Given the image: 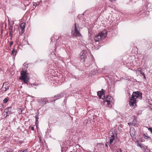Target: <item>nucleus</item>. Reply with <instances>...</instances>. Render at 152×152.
<instances>
[{
	"label": "nucleus",
	"mask_w": 152,
	"mask_h": 152,
	"mask_svg": "<svg viewBox=\"0 0 152 152\" xmlns=\"http://www.w3.org/2000/svg\"><path fill=\"white\" fill-rule=\"evenodd\" d=\"M142 97V94L140 92L138 91L134 92L132 95V97L130 99L129 104L133 107L134 106V104L136 103L138 99H141Z\"/></svg>",
	"instance_id": "nucleus-1"
},
{
	"label": "nucleus",
	"mask_w": 152,
	"mask_h": 152,
	"mask_svg": "<svg viewBox=\"0 0 152 152\" xmlns=\"http://www.w3.org/2000/svg\"><path fill=\"white\" fill-rule=\"evenodd\" d=\"M107 31L106 30L103 31L95 36L94 38L95 41L97 42L105 38L107 36Z\"/></svg>",
	"instance_id": "nucleus-2"
},
{
	"label": "nucleus",
	"mask_w": 152,
	"mask_h": 152,
	"mask_svg": "<svg viewBox=\"0 0 152 152\" xmlns=\"http://www.w3.org/2000/svg\"><path fill=\"white\" fill-rule=\"evenodd\" d=\"M117 137V132L115 131H110L108 134V139L109 140L110 144H111L114 140L116 139Z\"/></svg>",
	"instance_id": "nucleus-3"
},
{
	"label": "nucleus",
	"mask_w": 152,
	"mask_h": 152,
	"mask_svg": "<svg viewBox=\"0 0 152 152\" xmlns=\"http://www.w3.org/2000/svg\"><path fill=\"white\" fill-rule=\"evenodd\" d=\"M12 110L13 108L11 106L5 109L4 111V115L5 118H6L9 115L13 113Z\"/></svg>",
	"instance_id": "nucleus-4"
},
{
	"label": "nucleus",
	"mask_w": 152,
	"mask_h": 152,
	"mask_svg": "<svg viewBox=\"0 0 152 152\" xmlns=\"http://www.w3.org/2000/svg\"><path fill=\"white\" fill-rule=\"evenodd\" d=\"M87 52L86 50H82L80 53V59L81 61H84L87 56Z\"/></svg>",
	"instance_id": "nucleus-5"
},
{
	"label": "nucleus",
	"mask_w": 152,
	"mask_h": 152,
	"mask_svg": "<svg viewBox=\"0 0 152 152\" xmlns=\"http://www.w3.org/2000/svg\"><path fill=\"white\" fill-rule=\"evenodd\" d=\"M38 102L40 105L43 107L46 103L49 102L46 98H42L38 99Z\"/></svg>",
	"instance_id": "nucleus-6"
},
{
	"label": "nucleus",
	"mask_w": 152,
	"mask_h": 152,
	"mask_svg": "<svg viewBox=\"0 0 152 152\" xmlns=\"http://www.w3.org/2000/svg\"><path fill=\"white\" fill-rule=\"evenodd\" d=\"M72 35H73L74 36L76 37H80L81 35L78 30L76 23L75 24L74 31L73 33H72Z\"/></svg>",
	"instance_id": "nucleus-7"
},
{
	"label": "nucleus",
	"mask_w": 152,
	"mask_h": 152,
	"mask_svg": "<svg viewBox=\"0 0 152 152\" xmlns=\"http://www.w3.org/2000/svg\"><path fill=\"white\" fill-rule=\"evenodd\" d=\"M30 77H20L19 79L23 81L25 83H27L30 79Z\"/></svg>",
	"instance_id": "nucleus-8"
},
{
	"label": "nucleus",
	"mask_w": 152,
	"mask_h": 152,
	"mask_svg": "<svg viewBox=\"0 0 152 152\" xmlns=\"http://www.w3.org/2000/svg\"><path fill=\"white\" fill-rule=\"evenodd\" d=\"M135 131L134 128H132L130 129L129 133L133 139L135 138Z\"/></svg>",
	"instance_id": "nucleus-9"
},
{
	"label": "nucleus",
	"mask_w": 152,
	"mask_h": 152,
	"mask_svg": "<svg viewBox=\"0 0 152 152\" xmlns=\"http://www.w3.org/2000/svg\"><path fill=\"white\" fill-rule=\"evenodd\" d=\"M111 97L110 96H107L106 98V100L105 101H104V104H105V103L106 102L107 103V104L108 105L109 107H111V105H110V99L111 98Z\"/></svg>",
	"instance_id": "nucleus-10"
},
{
	"label": "nucleus",
	"mask_w": 152,
	"mask_h": 152,
	"mask_svg": "<svg viewBox=\"0 0 152 152\" xmlns=\"http://www.w3.org/2000/svg\"><path fill=\"white\" fill-rule=\"evenodd\" d=\"M5 83H3V86L1 88V89L3 91H6L9 89V86L8 85H5Z\"/></svg>",
	"instance_id": "nucleus-11"
},
{
	"label": "nucleus",
	"mask_w": 152,
	"mask_h": 152,
	"mask_svg": "<svg viewBox=\"0 0 152 152\" xmlns=\"http://www.w3.org/2000/svg\"><path fill=\"white\" fill-rule=\"evenodd\" d=\"M25 25L26 24L25 23H23L21 24L20 26V28L21 29L22 33H23V32L24 31V28L25 27Z\"/></svg>",
	"instance_id": "nucleus-12"
},
{
	"label": "nucleus",
	"mask_w": 152,
	"mask_h": 152,
	"mask_svg": "<svg viewBox=\"0 0 152 152\" xmlns=\"http://www.w3.org/2000/svg\"><path fill=\"white\" fill-rule=\"evenodd\" d=\"M97 73V70L96 69H94L91 71V72L90 73V75L91 76L92 75H96V74Z\"/></svg>",
	"instance_id": "nucleus-13"
},
{
	"label": "nucleus",
	"mask_w": 152,
	"mask_h": 152,
	"mask_svg": "<svg viewBox=\"0 0 152 152\" xmlns=\"http://www.w3.org/2000/svg\"><path fill=\"white\" fill-rule=\"evenodd\" d=\"M132 124L134 126L138 127L139 126L137 122L136 119H134L132 122Z\"/></svg>",
	"instance_id": "nucleus-14"
},
{
	"label": "nucleus",
	"mask_w": 152,
	"mask_h": 152,
	"mask_svg": "<svg viewBox=\"0 0 152 152\" xmlns=\"http://www.w3.org/2000/svg\"><path fill=\"white\" fill-rule=\"evenodd\" d=\"M21 76H28V73H27L26 71L22 70L20 74Z\"/></svg>",
	"instance_id": "nucleus-15"
},
{
	"label": "nucleus",
	"mask_w": 152,
	"mask_h": 152,
	"mask_svg": "<svg viewBox=\"0 0 152 152\" xmlns=\"http://www.w3.org/2000/svg\"><path fill=\"white\" fill-rule=\"evenodd\" d=\"M97 95L100 98H101L102 96L104 95V93L101 91H99L97 93Z\"/></svg>",
	"instance_id": "nucleus-16"
},
{
	"label": "nucleus",
	"mask_w": 152,
	"mask_h": 152,
	"mask_svg": "<svg viewBox=\"0 0 152 152\" xmlns=\"http://www.w3.org/2000/svg\"><path fill=\"white\" fill-rule=\"evenodd\" d=\"M137 146L141 148L142 150L143 151H145V149L143 145H142V144H141V143H140L138 142L137 143Z\"/></svg>",
	"instance_id": "nucleus-17"
},
{
	"label": "nucleus",
	"mask_w": 152,
	"mask_h": 152,
	"mask_svg": "<svg viewBox=\"0 0 152 152\" xmlns=\"http://www.w3.org/2000/svg\"><path fill=\"white\" fill-rule=\"evenodd\" d=\"M61 94H57L54 96V98H57L56 99L53 100V101H55L56 100L60 98L62 96H61Z\"/></svg>",
	"instance_id": "nucleus-18"
},
{
	"label": "nucleus",
	"mask_w": 152,
	"mask_h": 152,
	"mask_svg": "<svg viewBox=\"0 0 152 152\" xmlns=\"http://www.w3.org/2000/svg\"><path fill=\"white\" fill-rule=\"evenodd\" d=\"M143 136L144 137V138L147 140H148V139H149L150 140L151 139V137H149L147 134H143Z\"/></svg>",
	"instance_id": "nucleus-19"
},
{
	"label": "nucleus",
	"mask_w": 152,
	"mask_h": 152,
	"mask_svg": "<svg viewBox=\"0 0 152 152\" xmlns=\"http://www.w3.org/2000/svg\"><path fill=\"white\" fill-rule=\"evenodd\" d=\"M36 118V125L37 126L38 125V117L37 115H36L35 116Z\"/></svg>",
	"instance_id": "nucleus-20"
},
{
	"label": "nucleus",
	"mask_w": 152,
	"mask_h": 152,
	"mask_svg": "<svg viewBox=\"0 0 152 152\" xmlns=\"http://www.w3.org/2000/svg\"><path fill=\"white\" fill-rule=\"evenodd\" d=\"M140 75H142L143 76H145V75L144 73L143 72V71L141 68H140Z\"/></svg>",
	"instance_id": "nucleus-21"
},
{
	"label": "nucleus",
	"mask_w": 152,
	"mask_h": 152,
	"mask_svg": "<svg viewBox=\"0 0 152 152\" xmlns=\"http://www.w3.org/2000/svg\"><path fill=\"white\" fill-rule=\"evenodd\" d=\"M140 68H138L137 69L136 71V73L139 75H140Z\"/></svg>",
	"instance_id": "nucleus-22"
},
{
	"label": "nucleus",
	"mask_w": 152,
	"mask_h": 152,
	"mask_svg": "<svg viewBox=\"0 0 152 152\" xmlns=\"http://www.w3.org/2000/svg\"><path fill=\"white\" fill-rule=\"evenodd\" d=\"M16 53H17V51L16 50L15 51L14 49H13L12 50V55H14L15 53V55Z\"/></svg>",
	"instance_id": "nucleus-23"
},
{
	"label": "nucleus",
	"mask_w": 152,
	"mask_h": 152,
	"mask_svg": "<svg viewBox=\"0 0 152 152\" xmlns=\"http://www.w3.org/2000/svg\"><path fill=\"white\" fill-rule=\"evenodd\" d=\"M8 101V99L7 98H5L3 100V102L4 103H6Z\"/></svg>",
	"instance_id": "nucleus-24"
},
{
	"label": "nucleus",
	"mask_w": 152,
	"mask_h": 152,
	"mask_svg": "<svg viewBox=\"0 0 152 152\" xmlns=\"http://www.w3.org/2000/svg\"><path fill=\"white\" fill-rule=\"evenodd\" d=\"M40 4V3L39 2H37V3H34V6H35V7L37 6V5H39Z\"/></svg>",
	"instance_id": "nucleus-25"
},
{
	"label": "nucleus",
	"mask_w": 152,
	"mask_h": 152,
	"mask_svg": "<svg viewBox=\"0 0 152 152\" xmlns=\"http://www.w3.org/2000/svg\"><path fill=\"white\" fill-rule=\"evenodd\" d=\"M13 27L11 25H10L9 27V30H12Z\"/></svg>",
	"instance_id": "nucleus-26"
},
{
	"label": "nucleus",
	"mask_w": 152,
	"mask_h": 152,
	"mask_svg": "<svg viewBox=\"0 0 152 152\" xmlns=\"http://www.w3.org/2000/svg\"><path fill=\"white\" fill-rule=\"evenodd\" d=\"M148 129L152 134V128L150 127L148 128Z\"/></svg>",
	"instance_id": "nucleus-27"
},
{
	"label": "nucleus",
	"mask_w": 152,
	"mask_h": 152,
	"mask_svg": "<svg viewBox=\"0 0 152 152\" xmlns=\"http://www.w3.org/2000/svg\"><path fill=\"white\" fill-rule=\"evenodd\" d=\"M117 152H122V151L121 149H118Z\"/></svg>",
	"instance_id": "nucleus-28"
},
{
	"label": "nucleus",
	"mask_w": 152,
	"mask_h": 152,
	"mask_svg": "<svg viewBox=\"0 0 152 152\" xmlns=\"http://www.w3.org/2000/svg\"><path fill=\"white\" fill-rule=\"evenodd\" d=\"M9 33H10V34H11V33H13V31H12V30H9Z\"/></svg>",
	"instance_id": "nucleus-29"
},
{
	"label": "nucleus",
	"mask_w": 152,
	"mask_h": 152,
	"mask_svg": "<svg viewBox=\"0 0 152 152\" xmlns=\"http://www.w3.org/2000/svg\"><path fill=\"white\" fill-rule=\"evenodd\" d=\"M13 42L12 41L10 43V47H11V46L13 44Z\"/></svg>",
	"instance_id": "nucleus-30"
},
{
	"label": "nucleus",
	"mask_w": 152,
	"mask_h": 152,
	"mask_svg": "<svg viewBox=\"0 0 152 152\" xmlns=\"http://www.w3.org/2000/svg\"><path fill=\"white\" fill-rule=\"evenodd\" d=\"M23 152H28V150L27 149H26L24 150H23Z\"/></svg>",
	"instance_id": "nucleus-31"
},
{
	"label": "nucleus",
	"mask_w": 152,
	"mask_h": 152,
	"mask_svg": "<svg viewBox=\"0 0 152 152\" xmlns=\"http://www.w3.org/2000/svg\"><path fill=\"white\" fill-rule=\"evenodd\" d=\"M107 144H108V142H107V143H106L105 144V146L107 148H108V147Z\"/></svg>",
	"instance_id": "nucleus-32"
},
{
	"label": "nucleus",
	"mask_w": 152,
	"mask_h": 152,
	"mask_svg": "<svg viewBox=\"0 0 152 152\" xmlns=\"http://www.w3.org/2000/svg\"><path fill=\"white\" fill-rule=\"evenodd\" d=\"M31 129L32 130H34V127L33 126H31Z\"/></svg>",
	"instance_id": "nucleus-33"
},
{
	"label": "nucleus",
	"mask_w": 152,
	"mask_h": 152,
	"mask_svg": "<svg viewBox=\"0 0 152 152\" xmlns=\"http://www.w3.org/2000/svg\"><path fill=\"white\" fill-rule=\"evenodd\" d=\"M19 110H20V112H19V114H21L22 112V110H21V109L20 108L19 109Z\"/></svg>",
	"instance_id": "nucleus-34"
},
{
	"label": "nucleus",
	"mask_w": 152,
	"mask_h": 152,
	"mask_svg": "<svg viewBox=\"0 0 152 152\" xmlns=\"http://www.w3.org/2000/svg\"><path fill=\"white\" fill-rule=\"evenodd\" d=\"M23 142L22 141H19L18 142V143L20 144H21Z\"/></svg>",
	"instance_id": "nucleus-35"
},
{
	"label": "nucleus",
	"mask_w": 152,
	"mask_h": 152,
	"mask_svg": "<svg viewBox=\"0 0 152 152\" xmlns=\"http://www.w3.org/2000/svg\"><path fill=\"white\" fill-rule=\"evenodd\" d=\"M10 36L11 37H12L13 36V34L11 33V34H10Z\"/></svg>",
	"instance_id": "nucleus-36"
},
{
	"label": "nucleus",
	"mask_w": 152,
	"mask_h": 152,
	"mask_svg": "<svg viewBox=\"0 0 152 152\" xmlns=\"http://www.w3.org/2000/svg\"><path fill=\"white\" fill-rule=\"evenodd\" d=\"M5 152H12V151H10V150L8 149Z\"/></svg>",
	"instance_id": "nucleus-37"
},
{
	"label": "nucleus",
	"mask_w": 152,
	"mask_h": 152,
	"mask_svg": "<svg viewBox=\"0 0 152 152\" xmlns=\"http://www.w3.org/2000/svg\"><path fill=\"white\" fill-rule=\"evenodd\" d=\"M131 124H132L131 123H128V125H129V126H130V125Z\"/></svg>",
	"instance_id": "nucleus-38"
},
{
	"label": "nucleus",
	"mask_w": 152,
	"mask_h": 152,
	"mask_svg": "<svg viewBox=\"0 0 152 152\" xmlns=\"http://www.w3.org/2000/svg\"><path fill=\"white\" fill-rule=\"evenodd\" d=\"M115 0H110V1L111 2H113V1H115Z\"/></svg>",
	"instance_id": "nucleus-39"
},
{
	"label": "nucleus",
	"mask_w": 152,
	"mask_h": 152,
	"mask_svg": "<svg viewBox=\"0 0 152 152\" xmlns=\"http://www.w3.org/2000/svg\"><path fill=\"white\" fill-rule=\"evenodd\" d=\"M23 150H21V151H18V152H23Z\"/></svg>",
	"instance_id": "nucleus-40"
},
{
	"label": "nucleus",
	"mask_w": 152,
	"mask_h": 152,
	"mask_svg": "<svg viewBox=\"0 0 152 152\" xmlns=\"http://www.w3.org/2000/svg\"><path fill=\"white\" fill-rule=\"evenodd\" d=\"M143 78H144V79H146V77H143Z\"/></svg>",
	"instance_id": "nucleus-41"
},
{
	"label": "nucleus",
	"mask_w": 152,
	"mask_h": 152,
	"mask_svg": "<svg viewBox=\"0 0 152 152\" xmlns=\"http://www.w3.org/2000/svg\"><path fill=\"white\" fill-rule=\"evenodd\" d=\"M19 110V109H18V110L19 111V112H20V110Z\"/></svg>",
	"instance_id": "nucleus-42"
},
{
	"label": "nucleus",
	"mask_w": 152,
	"mask_h": 152,
	"mask_svg": "<svg viewBox=\"0 0 152 152\" xmlns=\"http://www.w3.org/2000/svg\"><path fill=\"white\" fill-rule=\"evenodd\" d=\"M10 39H12V37H11V38Z\"/></svg>",
	"instance_id": "nucleus-43"
},
{
	"label": "nucleus",
	"mask_w": 152,
	"mask_h": 152,
	"mask_svg": "<svg viewBox=\"0 0 152 152\" xmlns=\"http://www.w3.org/2000/svg\"><path fill=\"white\" fill-rule=\"evenodd\" d=\"M72 32H73V31H72Z\"/></svg>",
	"instance_id": "nucleus-44"
},
{
	"label": "nucleus",
	"mask_w": 152,
	"mask_h": 152,
	"mask_svg": "<svg viewBox=\"0 0 152 152\" xmlns=\"http://www.w3.org/2000/svg\"><path fill=\"white\" fill-rule=\"evenodd\" d=\"M102 91H103V90L102 89Z\"/></svg>",
	"instance_id": "nucleus-45"
},
{
	"label": "nucleus",
	"mask_w": 152,
	"mask_h": 152,
	"mask_svg": "<svg viewBox=\"0 0 152 152\" xmlns=\"http://www.w3.org/2000/svg\"><path fill=\"white\" fill-rule=\"evenodd\" d=\"M70 152H72V151H70Z\"/></svg>",
	"instance_id": "nucleus-46"
}]
</instances>
